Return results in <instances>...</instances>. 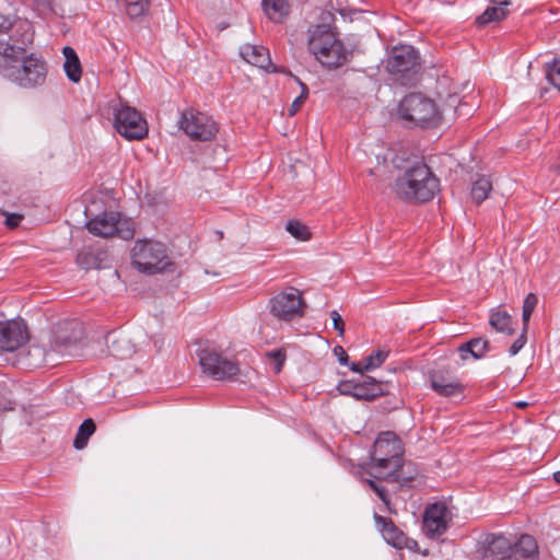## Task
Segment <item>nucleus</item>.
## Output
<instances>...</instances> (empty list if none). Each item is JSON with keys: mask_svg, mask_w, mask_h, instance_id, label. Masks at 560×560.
Wrapping results in <instances>:
<instances>
[{"mask_svg": "<svg viewBox=\"0 0 560 560\" xmlns=\"http://www.w3.org/2000/svg\"><path fill=\"white\" fill-rule=\"evenodd\" d=\"M405 546H407V547H408V548H410V549H413V548H416V547L418 546V544H417V541L412 540V544H411V545H407V544H406Z\"/></svg>", "mask_w": 560, "mask_h": 560, "instance_id": "obj_46", "label": "nucleus"}, {"mask_svg": "<svg viewBox=\"0 0 560 560\" xmlns=\"http://www.w3.org/2000/svg\"><path fill=\"white\" fill-rule=\"evenodd\" d=\"M330 317L332 319L334 328L338 331V335L339 336H343V334H345V324H343V320H342L340 314L337 311L334 310V311L330 312Z\"/></svg>", "mask_w": 560, "mask_h": 560, "instance_id": "obj_39", "label": "nucleus"}, {"mask_svg": "<svg viewBox=\"0 0 560 560\" xmlns=\"http://www.w3.org/2000/svg\"><path fill=\"white\" fill-rule=\"evenodd\" d=\"M28 339L26 325L23 320L0 322V350L14 351Z\"/></svg>", "mask_w": 560, "mask_h": 560, "instance_id": "obj_14", "label": "nucleus"}, {"mask_svg": "<svg viewBox=\"0 0 560 560\" xmlns=\"http://www.w3.org/2000/svg\"><path fill=\"white\" fill-rule=\"evenodd\" d=\"M538 304V296L535 293H528L523 302L522 320L524 331H527L530 316Z\"/></svg>", "mask_w": 560, "mask_h": 560, "instance_id": "obj_31", "label": "nucleus"}, {"mask_svg": "<svg viewBox=\"0 0 560 560\" xmlns=\"http://www.w3.org/2000/svg\"><path fill=\"white\" fill-rule=\"evenodd\" d=\"M457 350L463 361H466L469 357L478 360L483 358L486 353L490 351V343L487 339L477 337L460 345Z\"/></svg>", "mask_w": 560, "mask_h": 560, "instance_id": "obj_22", "label": "nucleus"}, {"mask_svg": "<svg viewBox=\"0 0 560 560\" xmlns=\"http://www.w3.org/2000/svg\"><path fill=\"white\" fill-rule=\"evenodd\" d=\"M451 521L452 513L445 503H432L424 510L422 530L430 539L439 538L447 530Z\"/></svg>", "mask_w": 560, "mask_h": 560, "instance_id": "obj_13", "label": "nucleus"}, {"mask_svg": "<svg viewBox=\"0 0 560 560\" xmlns=\"http://www.w3.org/2000/svg\"><path fill=\"white\" fill-rule=\"evenodd\" d=\"M354 387H357V381H347L339 385V390L343 395L354 397Z\"/></svg>", "mask_w": 560, "mask_h": 560, "instance_id": "obj_40", "label": "nucleus"}, {"mask_svg": "<svg viewBox=\"0 0 560 560\" xmlns=\"http://www.w3.org/2000/svg\"><path fill=\"white\" fill-rule=\"evenodd\" d=\"M334 353L338 358V361L341 365H347L348 363V354L341 346H336L334 348Z\"/></svg>", "mask_w": 560, "mask_h": 560, "instance_id": "obj_43", "label": "nucleus"}, {"mask_svg": "<svg viewBox=\"0 0 560 560\" xmlns=\"http://www.w3.org/2000/svg\"><path fill=\"white\" fill-rule=\"evenodd\" d=\"M86 229L93 235L104 238L118 236L130 240L135 234L132 222L116 211H105L95 215L86 222Z\"/></svg>", "mask_w": 560, "mask_h": 560, "instance_id": "obj_8", "label": "nucleus"}, {"mask_svg": "<svg viewBox=\"0 0 560 560\" xmlns=\"http://www.w3.org/2000/svg\"><path fill=\"white\" fill-rule=\"evenodd\" d=\"M62 52L66 59L63 63L65 72L70 81L78 83L82 77V68L78 55L69 46L63 47Z\"/></svg>", "mask_w": 560, "mask_h": 560, "instance_id": "obj_24", "label": "nucleus"}, {"mask_svg": "<svg viewBox=\"0 0 560 560\" xmlns=\"http://www.w3.org/2000/svg\"><path fill=\"white\" fill-rule=\"evenodd\" d=\"M527 331H524V328L522 329V334L517 337V339L511 345L509 348L510 355H516L525 346L527 341Z\"/></svg>", "mask_w": 560, "mask_h": 560, "instance_id": "obj_38", "label": "nucleus"}, {"mask_svg": "<svg viewBox=\"0 0 560 560\" xmlns=\"http://www.w3.org/2000/svg\"><path fill=\"white\" fill-rule=\"evenodd\" d=\"M389 351L381 349L375 352H372L370 355H368L364 359V366L365 370H374L378 366H381L384 361L387 359Z\"/></svg>", "mask_w": 560, "mask_h": 560, "instance_id": "obj_33", "label": "nucleus"}, {"mask_svg": "<svg viewBox=\"0 0 560 560\" xmlns=\"http://www.w3.org/2000/svg\"><path fill=\"white\" fill-rule=\"evenodd\" d=\"M386 68L392 74L399 75L401 80L409 79L420 69L418 51L410 45L394 47Z\"/></svg>", "mask_w": 560, "mask_h": 560, "instance_id": "obj_11", "label": "nucleus"}, {"mask_svg": "<svg viewBox=\"0 0 560 560\" xmlns=\"http://www.w3.org/2000/svg\"><path fill=\"white\" fill-rule=\"evenodd\" d=\"M397 114L408 126L429 127L439 120L435 103L422 93H410L398 104Z\"/></svg>", "mask_w": 560, "mask_h": 560, "instance_id": "obj_6", "label": "nucleus"}, {"mask_svg": "<svg viewBox=\"0 0 560 560\" xmlns=\"http://www.w3.org/2000/svg\"><path fill=\"white\" fill-rule=\"evenodd\" d=\"M132 265L143 273L153 275L172 266L166 246L161 242L137 241L131 250Z\"/></svg>", "mask_w": 560, "mask_h": 560, "instance_id": "obj_5", "label": "nucleus"}, {"mask_svg": "<svg viewBox=\"0 0 560 560\" xmlns=\"http://www.w3.org/2000/svg\"><path fill=\"white\" fill-rule=\"evenodd\" d=\"M383 395L382 383L366 375H361L354 387V398L362 400H371Z\"/></svg>", "mask_w": 560, "mask_h": 560, "instance_id": "obj_21", "label": "nucleus"}, {"mask_svg": "<svg viewBox=\"0 0 560 560\" xmlns=\"http://www.w3.org/2000/svg\"><path fill=\"white\" fill-rule=\"evenodd\" d=\"M241 57L248 63L266 70L277 72V67L271 62L269 50L260 45L245 44L240 49Z\"/></svg>", "mask_w": 560, "mask_h": 560, "instance_id": "obj_15", "label": "nucleus"}, {"mask_svg": "<svg viewBox=\"0 0 560 560\" xmlns=\"http://www.w3.org/2000/svg\"><path fill=\"white\" fill-rule=\"evenodd\" d=\"M307 35L311 54L324 67L336 69L347 62L349 52L329 24L311 25Z\"/></svg>", "mask_w": 560, "mask_h": 560, "instance_id": "obj_3", "label": "nucleus"}, {"mask_svg": "<svg viewBox=\"0 0 560 560\" xmlns=\"http://www.w3.org/2000/svg\"><path fill=\"white\" fill-rule=\"evenodd\" d=\"M364 366V359L360 362H355V363H352L350 369L353 371V372H357V373H360L361 375H363L362 373L364 371H366L365 369H363Z\"/></svg>", "mask_w": 560, "mask_h": 560, "instance_id": "obj_44", "label": "nucleus"}, {"mask_svg": "<svg viewBox=\"0 0 560 560\" xmlns=\"http://www.w3.org/2000/svg\"><path fill=\"white\" fill-rule=\"evenodd\" d=\"M82 269H102L107 267V253L104 250L82 249L75 259Z\"/></svg>", "mask_w": 560, "mask_h": 560, "instance_id": "obj_20", "label": "nucleus"}, {"mask_svg": "<svg viewBox=\"0 0 560 560\" xmlns=\"http://www.w3.org/2000/svg\"><path fill=\"white\" fill-rule=\"evenodd\" d=\"M512 551V544L502 534H491L486 538L483 560H504Z\"/></svg>", "mask_w": 560, "mask_h": 560, "instance_id": "obj_16", "label": "nucleus"}, {"mask_svg": "<svg viewBox=\"0 0 560 560\" xmlns=\"http://www.w3.org/2000/svg\"><path fill=\"white\" fill-rule=\"evenodd\" d=\"M114 126L127 140H142L148 135L145 119L135 107L128 105H121L115 109Z\"/></svg>", "mask_w": 560, "mask_h": 560, "instance_id": "obj_10", "label": "nucleus"}, {"mask_svg": "<svg viewBox=\"0 0 560 560\" xmlns=\"http://www.w3.org/2000/svg\"><path fill=\"white\" fill-rule=\"evenodd\" d=\"M545 74L548 82L560 91V58L545 63Z\"/></svg>", "mask_w": 560, "mask_h": 560, "instance_id": "obj_32", "label": "nucleus"}, {"mask_svg": "<svg viewBox=\"0 0 560 560\" xmlns=\"http://www.w3.org/2000/svg\"><path fill=\"white\" fill-rule=\"evenodd\" d=\"M127 5V13L135 18L143 14L148 5V1L130 0V4Z\"/></svg>", "mask_w": 560, "mask_h": 560, "instance_id": "obj_35", "label": "nucleus"}, {"mask_svg": "<svg viewBox=\"0 0 560 560\" xmlns=\"http://www.w3.org/2000/svg\"><path fill=\"white\" fill-rule=\"evenodd\" d=\"M294 80L301 86V94L298 97H295V100L292 102V104L289 108L290 116H294L299 112V109L301 108V106L303 105V103L305 102V100L308 96L307 85L305 83H303L298 77H294Z\"/></svg>", "mask_w": 560, "mask_h": 560, "instance_id": "obj_34", "label": "nucleus"}, {"mask_svg": "<svg viewBox=\"0 0 560 560\" xmlns=\"http://www.w3.org/2000/svg\"><path fill=\"white\" fill-rule=\"evenodd\" d=\"M107 347L109 353L118 359L130 358L136 352V347L127 336H115L110 334L107 337Z\"/></svg>", "mask_w": 560, "mask_h": 560, "instance_id": "obj_23", "label": "nucleus"}, {"mask_svg": "<svg viewBox=\"0 0 560 560\" xmlns=\"http://www.w3.org/2000/svg\"><path fill=\"white\" fill-rule=\"evenodd\" d=\"M285 230L299 241H307L311 238L308 228L298 220H289L285 224Z\"/></svg>", "mask_w": 560, "mask_h": 560, "instance_id": "obj_30", "label": "nucleus"}, {"mask_svg": "<svg viewBox=\"0 0 560 560\" xmlns=\"http://www.w3.org/2000/svg\"><path fill=\"white\" fill-rule=\"evenodd\" d=\"M21 44L0 40V74L21 89H36L45 84L48 74L47 61L40 54L28 52L26 45L32 44L34 33L28 23H22Z\"/></svg>", "mask_w": 560, "mask_h": 560, "instance_id": "obj_1", "label": "nucleus"}, {"mask_svg": "<svg viewBox=\"0 0 560 560\" xmlns=\"http://www.w3.org/2000/svg\"><path fill=\"white\" fill-rule=\"evenodd\" d=\"M492 190V183L486 176H480L476 179L471 187V198L477 203L480 205L483 200H486L489 196V192Z\"/></svg>", "mask_w": 560, "mask_h": 560, "instance_id": "obj_28", "label": "nucleus"}, {"mask_svg": "<svg viewBox=\"0 0 560 560\" xmlns=\"http://www.w3.org/2000/svg\"><path fill=\"white\" fill-rule=\"evenodd\" d=\"M179 127L191 140L196 141H210L218 132L217 122L212 117L195 109L182 113Z\"/></svg>", "mask_w": 560, "mask_h": 560, "instance_id": "obj_9", "label": "nucleus"}, {"mask_svg": "<svg viewBox=\"0 0 560 560\" xmlns=\"http://www.w3.org/2000/svg\"><path fill=\"white\" fill-rule=\"evenodd\" d=\"M363 482L368 483L369 487L377 494V497L386 504H389V498L384 487L377 485L373 479H364Z\"/></svg>", "mask_w": 560, "mask_h": 560, "instance_id": "obj_37", "label": "nucleus"}, {"mask_svg": "<svg viewBox=\"0 0 560 560\" xmlns=\"http://www.w3.org/2000/svg\"><path fill=\"white\" fill-rule=\"evenodd\" d=\"M516 406L520 408H524L525 406H527V404L525 401H520V402H516Z\"/></svg>", "mask_w": 560, "mask_h": 560, "instance_id": "obj_47", "label": "nucleus"}, {"mask_svg": "<svg viewBox=\"0 0 560 560\" xmlns=\"http://www.w3.org/2000/svg\"><path fill=\"white\" fill-rule=\"evenodd\" d=\"M198 358L202 372L217 381H231L240 374L238 363L224 357L213 345L199 349Z\"/></svg>", "mask_w": 560, "mask_h": 560, "instance_id": "obj_7", "label": "nucleus"}, {"mask_svg": "<svg viewBox=\"0 0 560 560\" xmlns=\"http://www.w3.org/2000/svg\"><path fill=\"white\" fill-rule=\"evenodd\" d=\"M511 0H491L489 5L482 14L476 19V24L479 26L489 24L491 22H500L509 14L508 7L511 5Z\"/></svg>", "mask_w": 560, "mask_h": 560, "instance_id": "obj_18", "label": "nucleus"}, {"mask_svg": "<svg viewBox=\"0 0 560 560\" xmlns=\"http://www.w3.org/2000/svg\"><path fill=\"white\" fill-rule=\"evenodd\" d=\"M13 26V21L10 16L0 13V34L7 33Z\"/></svg>", "mask_w": 560, "mask_h": 560, "instance_id": "obj_41", "label": "nucleus"}, {"mask_svg": "<svg viewBox=\"0 0 560 560\" xmlns=\"http://www.w3.org/2000/svg\"><path fill=\"white\" fill-rule=\"evenodd\" d=\"M490 326L498 332L512 335L514 332L512 316L502 310H493L489 318Z\"/></svg>", "mask_w": 560, "mask_h": 560, "instance_id": "obj_25", "label": "nucleus"}, {"mask_svg": "<svg viewBox=\"0 0 560 560\" xmlns=\"http://www.w3.org/2000/svg\"><path fill=\"white\" fill-rule=\"evenodd\" d=\"M440 182L423 162L408 167L395 183L396 194L409 202H425L439 191Z\"/></svg>", "mask_w": 560, "mask_h": 560, "instance_id": "obj_4", "label": "nucleus"}, {"mask_svg": "<svg viewBox=\"0 0 560 560\" xmlns=\"http://www.w3.org/2000/svg\"><path fill=\"white\" fill-rule=\"evenodd\" d=\"M271 314L282 320H290L296 315L303 314L304 302L298 289L288 290L275 295L270 302Z\"/></svg>", "mask_w": 560, "mask_h": 560, "instance_id": "obj_12", "label": "nucleus"}, {"mask_svg": "<svg viewBox=\"0 0 560 560\" xmlns=\"http://www.w3.org/2000/svg\"><path fill=\"white\" fill-rule=\"evenodd\" d=\"M402 444L390 431L378 434L371 452L370 469L366 472L374 479L399 481L402 476Z\"/></svg>", "mask_w": 560, "mask_h": 560, "instance_id": "obj_2", "label": "nucleus"}, {"mask_svg": "<svg viewBox=\"0 0 560 560\" xmlns=\"http://www.w3.org/2000/svg\"><path fill=\"white\" fill-rule=\"evenodd\" d=\"M95 423L92 419H85L79 427L78 433L73 441V446L77 450H83L91 435L95 432Z\"/></svg>", "mask_w": 560, "mask_h": 560, "instance_id": "obj_29", "label": "nucleus"}, {"mask_svg": "<svg viewBox=\"0 0 560 560\" xmlns=\"http://www.w3.org/2000/svg\"><path fill=\"white\" fill-rule=\"evenodd\" d=\"M431 388L439 395L453 396L462 393V385L455 378L434 372L430 375Z\"/></svg>", "mask_w": 560, "mask_h": 560, "instance_id": "obj_19", "label": "nucleus"}, {"mask_svg": "<svg viewBox=\"0 0 560 560\" xmlns=\"http://www.w3.org/2000/svg\"><path fill=\"white\" fill-rule=\"evenodd\" d=\"M515 553L524 560L538 559V546L535 538L530 535H522L514 545Z\"/></svg>", "mask_w": 560, "mask_h": 560, "instance_id": "obj_26", "label": "nucleus"}, {"mask_svg": "<svg viewBox=\"0 0 560 560\" xmlns=\"http://www.w3.org/2000/svg\"><path fill=\"white\" fill-rule=\"evenodd\" d=\"M268 355L270 358H273L276 361V372L279 373L282 369L283 362H284V354L281 351H272L269 352Z\"/></svg>", "mask_w": 560, "mask_h": 560, "instance_id": "obj_42", "label": "nucleus"}, {"mask_svg": "<svg viewBox=\"0 0 560 560\" xmlns=\"http://www.w3.org/2000/svg\"><path fill=\"white\" fill-rule=\"evenodd\" d=\"M553 479L557 483H560V470L553 472Z\"/></svg>", "mask_w": 560, "mask_h": 560, "instance_id": "obj_45", "label": "nucleus"}, {"mask_svg": "<svg viewBox=\"0 0 560 560\" xmlns=\"http://www.w3.org/2000/svg\"><path fill=\"white\" fill-rule=\"evenodd\" d=\"M374 520L376 526L380 528L385 541L395 548L401 549L405 547L407 537L395 525L392 518L375 514Z\"/></svg>", "mask_w": 560, "mask_h": 560, "instance_id": "obj_17", "label": "nucleus"}, {"mask_svg": "<svg viewBox=\"0 0 560 560\" xmlns=\"http://www.w3.org/2000/svg\"><path fill=\"white\" fill-rule=\"evenodd\" d=\"M262 9L266 15L273 22H282L289 13L287 0H261Z\"/></svg>", "mask_w": 560, "mask_h": 560, "instance_id": "obj_27", "label": "nucleus"}, {"mask_svg": "<svg viewBox=\"0 0 560 560\" xmlns=\"http://www.w3.org/2000/svg\"><path fill=\"white\" fill-rule=\"evenodd\" d=\"M0 215H4L5 217L4 224L10 230H13V229L18 228L20 225L21 221L23 220V215L22 214H20V213H8L7 211L1 210V209H0Z\"/></svg>", "mask_w": 560, "mask_h": 560, "instance_id": "obj_36", "label": "nucleus"}]
</instances>
